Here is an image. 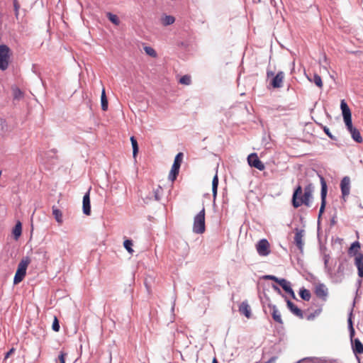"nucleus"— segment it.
Listing matches in <instances>:
<instances>
[{"instance_id": "30", "label": "nucleus", "mask_w": 363, "mask_h": 363, "mask_svg": "<svg viewBox=\"0 0 363 363\" xmlns=\"http://www.w3.org/2000/svg\"><path fill=\"white\" fill-rule=\"evenodd\" d=\"M162 24L164 25V26H169V25H171L172 23H174L175 19H174V17L172 16H165L163 18H162Z\"/></svg>"}, {"instance_id": "3", "label": "nucleus", "mask_w": 363, "mask_h": 363, "mask_svg": "<svg viewBox=\"0 0 363 363\" xmlns=\"http://www.w3.org/2000/svg\"><path fill=\"white\" fill-rule=\"evenodd\" d=\"M30 263V259L28 257H23L18 265L17 270L16 272L13 284H18L21 282L26 274V270L28 266Z\"/></svg>"}, {"instance_id": "42", "label": "nucleus", "mask_w": 363, "mask_h": 363, "mask_svg": "<svg viewBox=\"0 0 363 363\" xmlns=\"http://www.w3.org/2000/svg\"><path fill=\"white\" fill-rule=\"evenodd\" d=\"M14 352V349H11L8 352H6L5 359L8 358L13 352Z\"/></svg>"}, {"instance_id": "7", "label": "nucleus", "mask_w": 363, "mask_h": 363, "mask_svg": "<svg viewBox=\"0 0 363 363\" xmlns=\"http://www.w3.org/2000/svg\"><path fill=\"white\" fill-rule=\"evenodd\" d=\"M340 108L342 110L344 121L347 128H352V115L351 111L344 99L341 101Z\"/></svg>"}, {"instance_id": "4", "label": "nucleus", "mask_w": 363, "mask_h": 363, "mask_svg": "<svg viewBox=\"0 0 363 363\" xmlns=\"http://www.w3.org/2000/svg\"><path fill=\"white\" fill-rule=\"evenodd\" d=\"M205 208L202 210L194 217L193 231L197 234H202L205 232Z\"/></svg>"}, {"instance_id": "44", "label": "nucleus", "mask_w": 363, "mask_h": 363, "mask_svg": "<svg viewBox=\"0 0 363 363\" xmlns=\"http://www.w3.org/2000/svg\"><path fill=\"white\" fill-rule=\"evenodd\" d=\"M273 72H267V76H270V75H273Z\"/></svg>"}, {"instance_id": "25", "label": "nucleus", "mask_w": 363, "mask_h": 363, "mask_svg": "<svg viewBox=\"0 0 363 363\" xmlns=\"http://www.w3.org/2000/svg\"><path fill=\"white\" fill-rule=\"evenodd\" d=\"M101 108L103 111H106L108 109V100L106 96L105 89L103 88L101 96Z\"/></svg>"}, {"instance_id": "20", "label": "nucleus", "mask_w": 363, "mask_h": 363, "mask_svg": "<svg viewBox=\"0 0 363 363\" xmlns=\"http://www.w3.org/2000/svg\"><path fill=\"white\" fill-rule=\"evenodd\" d=\"M218 177L217 174L213 177V181H212V191H213V199L215 200L217 196V191H218Z\"/></svg>"}, {"instance_id": "1", "label": "nucleus", "mask_w": 363, "mask_h": 363, "mask_svg": "<svg viewBox=\"0 0 363 363\" xmlns=\"http://www.w3.org/2000/svg\"><path fill=\"white\" fill-rule=\"evenodd\" d=\"M313 186L308 184L304 189L298 185L294 190L292 196V205L297 208L301 205L309 207L311 206V199L313 196Z\"/></svg>"}, {"instance_id": "33", "label": "nucleus", "mask_w": 363, "mask_h": 363, "mask_svg": "<svg viewBox=\"0 0 363 363\" xmlns=\"http://www.w3.org/2000/svg\"><path fill=\"white\" fill-rule=\"evenodd\" d=\"M144 50L147 55H148L150 57H157V52L156 51L150 46H145L144 48Z\"/></svg>"}, {"instance_id": "18", "label": "nucleus", "mask_w": 363, "mask_h": 363, "mask_svg": "<svg viewBox=\"0 0 363 363\" xmlns=\"http://www.w3.org/2000/svg\"><path fill=\"white\" fill-rule=\"evenodd\" d=\"M272 309V315L274 321L282 324L283 321L281 316V313L277 309V308L275 306H273L271 307Z\"/></svg>"}, {"instance_id": "27", "label": "nucleus", "mask_w": 363, "mask_h": 363, "mask_svg": "<svg viewBox=\"0 0 363 363\" xmlns=\"http://www.w3.org/2000/svg\"><path fill=\"white\" fill-rule=\"evenodd\" d=\"M130 141H131V144H132V147H133V157H135L138 152V142H137L136 139L135 138V137H133V136H132L130 138Z\"/></svg>"}, {"instance_id": "32", "label": "nucleus", "mask_w": 363, "mask_h": 363, "mask_svg": "<svg viewBox=\"0 0 363 363\" xmlns=\"http://www.w3.org/2000/svg\"><path fill=\"white\" fill-rule=\"evenodd\" d=\"M107 16L109 21L112 22L113 24L118 26L120 23L118 17L116 15L113 14L111 13H108Z\"/></svg>"}, {"instance_id": "34", "label": "nucleus", "mask_w": 363, "mask_h": 363, "mask_svg": "<svg viewBox=\"0 0 363 363\" xmlns=\"http://www.w3.org/2000/svg\"><path fill=\"white\" fill-rule=\"evenodd\" d=\"M123 246L129 253L132 254L133 252V250L132 249V246H133L132 240H125L123 242Z\"/></svg>"}, {"instance_id": "28", "label": "nucleus", "mask_w": 363, "mask_h": 363, "mask_svg": "<svg viewBox=\"0 0 363 363\" xmlns=\"http://www.w3.org/2000/svg\"><path fill=\"white\" fill-rule=\"evenodd\" d=\"M184 155L182 152H179L175 158L172 166L177 167L180 168L182 160H183Z\"/></svg>"}, {"instance_id": "10", "label": "nucleus", "mask_w": 363, "mask_h": 363, "mask_svg": "<svg viewBox=\"0 0 363 363\" xmlns=\"http://www.w3.org/2000/svg\"><path fill=\"white\" fill-rule=\"evenodd\" d=\"M284 77V73L281 71L279 72L271 81L272 87L275 89L281 88L283 85Z\"/></svg>"}, {"instance_id": "37", "label": "nucleus", "mask_w": 363, "mask_h": 363, "mask_svg": "<svg viewBox=\"0 0 363 363\" xmlns=\"http://www.w3.org/2000/svg\"><path fill=\"white\" fill-rule=\"evenodd\" d=\"M13 7L15 11V15L16 18H18L19 9H20V4L18 1V0H13Z\"/></svg>"}, {"instance_id": "29", "label": "nucleus", "mask_w": 363, "mask_h": 363, "mask_svg": "<svg viewBox=\"0 0 363 363\" xmlns=\"http://www.w3.org/2000/svg\"><path fill=\"white\" fill-rule=\"evenodd\" d=\"M179 82L183 85H190L191 83V77L188 74L184 75L179 79Z\"/></svg>"}, {"instance_id": "8", "label": "nucleus", "mask_w": 363, "mask_h": 363, "mask_svg": "<svg viewBox=\"0 0 363 363\" xmlns=\"http://www.w3.org/2000/svg\"><path fill=\"white\" fill-rule=\"evenodd\" d=\"M247 162L250 167H255L260 171L264 169V163L259 159L257 153H251L247 157Z\"/></svg>"}, {"instance_id": "26", "label": "nucleus", "mask_w": 363, "mask_h": 363, "mask_svg": "<svg viewBox=\"0 0 363 363\" xmlns=\"http://www.w3.org/2000/svg\"><path fill=\"white\" fill-rule=\"evenodd\" d=\"M299 295L304 301H309L311 297L310 291L304 288L300 289Z\"/></svg>"}, {"instance_id": "45", "label": "nucleus", "mask_w": 363, "mask_h": 363, "mask_svg": "<svg viewBox=\"0 0 363 363\" xmlns=\"http://www.w3.org/2000/svg\"><path fill=\"white\" fill-rule=\"evenodd\" d=\"M359 363H361L360 359L357 357Z\"/></svg>"}, {"instance_id": "23", "label": "nucleus", "mask_w": 363, "mask_h": 363, "mask_svg": "<svg viewBox=\"0 0 363 363\" xmlns=\"http://www.w3.org/2000/svg\"><path fill=\"white\" fill-rule=\"evenodd\" d=\"M348 130L350 132L353 139L358 142V143H361L362 142V137H361V135L359 133V132L356 130L355 128H354L352 126L351 128H347Z\"/></svg>"}, {"instance_id": "36", "label": "nucleus", "mask_w": 363, "mask_h": 363, "mask_svg": "<svg viewBox=\"0 0 363 363\" xmlns=\"http://www.w3.org/2000/svg\"><path fill=\"white\" fill-rule=\"evenodd\" d=\"M52 328L55 332H58L59 330H60V324H59V321H58L57 317H55V318H54V321L52 323Z\"/></svg>"}, {"instance_id": "14", "label": "nucleus", "mask_w": 363, "mask_h": 363, "mask_svg": "<svg viewBox=\"0 0 363 363\" xmlns=\"http://www.w3.org/2000/svg\"><path fill=\"white\" fill-rule=\"evenodd\" d=\"M315 294L318 298L325 299L328 295V289L324 284H318L315 286Z\"/></svg>"}, {"instance_id": "12", "label": "nucleus", "mask_w": 363, "mask_h": 363, "mask_svg": "<svg viewBox=\"0 0 363 363\" xmlns=\"http://www.w3.org/2000/svg\"><path fill=\"white\" fill-rule=\"evenodd\" d=\"M303 230H296V233L294 236V242L296 245L297 247L302 251L303 247Z\"/></svg>"}, {"instance_id": "21", "label": "nucleus", "mask_w": 363, "mask_h": 363, "mask_svg": "<svg viewBox=\"0 0 363 363\" xmlns=\"http://www.w3.org/2000/svg\"><path fill=\"white\" fill-rule=\"evenodd\" d=\"M52 214H53L56 221L59 224H62V213L61 211L59 210L58 208H57L56 207L53 206L52 207Z\"/></svg>"}, {"instance_id": "11", "label": "nucleus", "mask_w": 363, "mask_h": 363, "mask_svg": "<svg viewBox=\"0 0 363 363\" xmlns=\"http://www.w3.org/2000/svg\"><path fill=\"white\" fill-rule=\"evenodd\" d=\"M340 189L342 194V198L345 199L350 194V179L348 177H345L340 182Z\"/></svg>"}, {"instance_id": "31", "label": "nucleus", "mask_w": 363, "mask_h": 363, "mask_svg": "<svg viewBox=\"0 0 363 363\" xmlns=\"http://www.w3.org/2000/svg\"><path fill=\"white\" fill-rule=\"evenodd\" d=\"M353 350L354 353L363 352V345L359 340H355V346Z\"/></svg>"}, {"instance_id": "9", "label": "nucleus", "mask_w": 363, "mask_h": 363, "mask_svg": "<svg viewBox=\"0 0 363 363\" xmlns=\"http://www.w3.org/2000/svg\"><path fill=\"white\" fill-rule=\"evenodd\" d=\"M321 205L319 210L318 217L320 218L325 211L326 205L327 186L324 179H321Z\"/></svg>"}, {"instance_id": "43", "label": "nucleus", "mask_w": 363, "mask_h": 363, "mask_svg": "<svg viewBox=\"0 0 363 363\" xmlns=\"http://www.w3.org/2000/svg\"><path fill=\"white\" fill-rule=\"evenodd\" d=\"M212 363H218V362L216 357L213 358Z\"/></svg>"}, {"instance_id": "13", "label": "nucleus", "mask_w": 363, "mask_h": 363, "mask_svg": "<svg viewBox=\"0 0 363 363\" xmlns=\"http://www.w3.org/2000/svg\"><path fill=\"white\" fill-rule=\"evenodd\" d=\"M83 213L89 216L91 214V205H90V196L89 191L86 192L83 197Z\"/></svg>"}, {"instance_id": "40", "label": "nucleus", "mask_w": 363, "mask_h": 363, "mask_svg": "<svg viewBox=\"0 0 363 363\" xmlns=\"http://www.w3.org/2000/svg\"><path fill=\"white\" fill-rule=\"evenodd\" d=\"M15 98L21 97L23 95L22 91L19 89H16L13 90Z\"/></svg>"}, {"instance_id": "2", "label": "nucleus", "mask_w": 363, "mask_h": 363, "mask_svg": "<svg viewBox=\"0 0 363 363\" xmlns=\"http://www.w3.org/2000/svg\"><path fill=\"white\" fill-rule=\"evenodd\" d=\"M361 249V244L356 241L353 242L348 250V255L355 257V265L358 269V274L360 277H363V255L359 253Z\"/></svg>"}, {"instance_id": "15", "label": "nucleus", "mask_w": 363, "mask_h": 363, "mask_svg": "<svg viewBox=\"0 0 363 363\" xmlns=\"http://www.w3.org/2000/svg\"><path fill=\"white\" fill-rule=\"evenodd\" d=\"M278 284L282 287V289L288 294H289L294 298H295V294L292 290L289 282L284 279H280Z\"/></svg>"}, {"instance_id": "24", "label": "nucleus", "mask_w": 363, "mask_h": 363, "mask_svg": "<svg viewBox=\"0 0 363 363\" xmlns=\"http://www.w3.org/2000/svg\"><path fill=\"white\" fill-rule=\"evenodd\" d=\"M179 167H174V166H172V169L170 170V172L169 174V179L171 181V182H174L176 179H177V175L179 174Z\"/></svg>"}, {"instance_id": "46", "label": "nucleus", "mask_w": 363, "mask_h": 363, "mask_svg": "<svg viewBox=\"0 0 363 363\" xmlns=\"http://www.w3.org/2000/svg\"><path fill=\"white\" fill-rule=\"evenodd\" d=\"M259 1H260L261 0H258Z\"/></svg>"}, {"instance_id": "19", "label": "nucleus", "mask_w": 363, "mask_h": 363, "mask_svg": "<svg viewBox=\"0 0 363 363\" xmlns=\"http://www.w3.org/2000/svg\"><path fill=\"white\" fill-rule=\"evenodd\" d=\"M307 78L310 82H313L318 88H323V81L320 76H319L318 74H314L313 79L310 78L309 77H307Z\"/></svg>"}, {"instance_id": "41", "label": "nucleus", "mask_w": 363, "mask_h": 363, "mask_svg": "<svg viewBox=\"0 0 363 363\" xmlns=\"http://www.w3.org/2000/svg\"><path fill=\"white\" fill-rule=\"evenodd\" d=\"M323 130L330 138H333V136H332L331 133H330L329 129L327 127L325 126L323 128Z\"/></svg>"}, {"instance_id": "5", "label": "nucleus", "mask_w": 363, "mask_h": 363, "mask_svg": "<svg viewBox=\"0 0 363 363\" xmlns=\"http://www.w3.org/2000/svg\"><path fill=\"white\" fill-rule=\"evenodd\" d=\"M10 51L7 45H0V69L1 70H6L9 67Z\"/></svg>"}, {"instance_id": "22", "label": "nucleus", "mask_w": 363, "mask_h": 363, "mask_svg": "<svg viewBox=\"0 0 363 363\" xmlns=\"http://www.w3.org/2000/svg\"><path fill=\"white\" fill-rule=\"evenodd\" d=\"M22 232V225L20 221L17 222L14 228L13 229V235L16 240H18L21 236Z\"/></svg>"}, {"instance_id": "6", "label": "nucleus", "mask_w": 363, "mask_h": 363, "mask_svg": "<svg viewBox=\"0 0 363 363\" xmlns=\"http://www.w3.org/2000/svg\"><path fill=\"white\" fill-rule=\"evenodd\" d=\"M255 247L259 256L267 257L271 253V245L269 241L265 238L259 240Z\"/></svg>"}, {"instance_id": "16", "label": "nucleus", "mask_w": 363, "mask_h": 363, "mask_svg": "<svg viewBox=\"0 0 363 363\" xmlns=\"http://www.w3.org/2000/svg\"><path fill=\"white\" fill-rule=\"evenodd\" d=\"M287 306L290 309V311L296 316L299 318H303V312L298 308L294 303L291 301H287Z\"/></svg>"}, {"instance_id": "35", "label": "nucleus", "mask_w": 363, "mask_h": 363, "mask_svg": "<svg viewBox=\"0 0 363 363\" xmlns=\"http://www.w3.org/2000/svg\"><path fill=\"white\" fill-rule=\"evenodd\" d=\"M162 192V189L159 186L156 189L154 190L155 199L157 201L160 199V195Z\"/></svg>"}, {"instance_id": "39", "label": "nucleus", "mask_w": 363, "mask_h": 363, "mask_svg": "<svg viewBox=\"0 0 363 363\" xmlns=\"http://www.w3.org/2000/svg\"><path fill=\"white\" fill-rule=\"evenodd\" d=\"M264 278L266 279L273 280V281H274L277 283H278V281L280 279H278L277 277H276L275 276H273V275H267V276H265Z\"/></svg>"}, {"instance_id": "17", "label": "nucleus", "mask_w": 363, "mask_h": 363, "mask_svg": "<svg viewBox=\"0 0 363 363\" xmlns=\"http://www.w3.org/2000/svg\"><path fill=\"white\" fill-rule=\"evenodd\" d=\"M239 311L241 314L245 315L247 318H250L251 316L250 307L247 302H242L240 304Z\"/></svg>"}, {"instance_id": "38", "label": "nucleus", "mask_w": 363, "mask_h": 363, "mask_svg": "<svg viewBox=\"0 0 363 363\" xmlns=\"http://www.w3.org/2000/svg\"><path fill=\"white\" fill-rule=\"evenodd\" d=\"M67 354L64 352H60L58 359L60 360V363H65V357H67Z\"/></svg>"}]
</instances>
